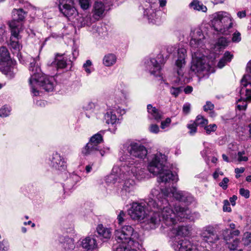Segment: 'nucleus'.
Masks as SVG:
<instances>
[{
  "mask_svg": "<svg viewBox=\"0 0 251 251\" xmlns=\"http://www.w3.org/2000/svg\"><path fill=\"white\" fill-rule=\"evenodd\" d=\"M189 204L194 201V198L188 192L177 190L176 187L162 189L161 192L152 189L148 201L133 202L128 210V214L134 220H145L150 229H154L162 221L167 225L175 222V214L170 207L168 198Z\"/></svg>",
  "mask_w": 251,
  "mask_h": 251,
  "instance_id": "nucleus-1",
  "label": "nucleus"
},
{
  "mask_svg": "<svg viewBox=\"0 0 251 251\" xmlns=\"http://www.w3.org/2000/svg\"><path fill=\"white\" fill-rule=\"evenodd\" d=\"M190 42L192 61L191 70L195 73H211L214 72L213 60L207 61L208 57L201 53L204 48L205 37L200 28H195L191 33Z\"/></svg>",
  "mask_w": 251,
  "mask_h": 251,
  "instance_id": "nucleus-2",
  "label": "nucleus"
},
{
  "mask_svg": "<svg viewBox=\"0 0 251 251\" xmlns=\"http://www.w3.org/2000/svg\"><path fill=\"white\" fill-rule=\"evenodd\" d=\"M121 161L125 162L122 166L120 171V178L124 180V183L121 190L122 196H129L132 195L136 189L135 181L131 178L134 176L138 180L150 177L148 172L145 169H139L141 162L138 160H132L131 158H126L122 157L120 158Z\"/></svg>",
  "mask_w": 251,
  "mask_h": 251,
  "instance_id": "nucleus-3",
  "label": "nucleus"
},
{
  "mask_svg": "<svg viewBox=\"0 0 251 251\" xmlns=\"http://www.w3.org/2000/svg\"><path fill=\"white\" fill-rule=\"evenodd\" d=\"M39 56L36 58H33L29 66L30 77L29 83L31 88V92L33 96L40 95L39 88L42 87L45 91L50 92L53 90L54 84V78L49 77L41 72L40 68L36 64V60Z\"/></svg>",
  "mask_w": 251,
  "mask_h": 251,
  "instance_id": "nucleus-4",
  "label": "nucleus"
},
{
  "mask_svg": "<svg viewBox=\"0 0 251 251\" xmlns=\"http://www.w3.org/2000/svg\"><path fill=\"white\" fill-rule=\"evenodd\" d=\"M167 160L165 154L157 152L153 154L148 165V171L154 175H158V182L164 184L176 182L178 180L176 174L165 169V163Z\"/></svg>",
  "mask_w": 251,
  "mask_h": 251,
  "instance_id": "nucleus-5",
  "label": "nucleus"
},
{
  "mask_svg": "<svg viewBox=\"0 0 251 251\" xmlns=\"http://www.w3.org/2000/svg\"><path fill=\"white\" fill-rule=\"evenodd\" d=\"M175 211L173 210V212L175 214V222L172 225H167L164 222L163 223L169 228L166 231L170 230L172 233L175 234V235H188L193 234V228L192 226H179L176 228H174V226L176 223L177 221L181 220L183 219L190 218V210L187 207H183L180 205H176L175 207Z\"/></svg>",
  "mask_w": 251,
  "mask_h": 251,
  "instance_id": "nucleus-6",
  "label": "nucleus"
},
{
  "mask_svg": "<svg viewBox=\"0 0 251 251\" xmlns=\"http://www.w3.org/2000/svg\"><path fill=\"white\" fill-rule=\"evenodd\" d=\"M211 18V25L215 31L225 35L230 33L233 23L229 14L220 11L213 14Z\"/></svg>",
  "mask_w": 251,
  "mask_h": 251,
  "instance_id": "nucleus-7",
  "label": "nucleus"
},
{
  "mask_svg": "<svg viewBox=\"0 0 251 251\" xmlns=\"http://www.w3.org/2000/svg\"><path fill=\"white\" fill-rule=\"evenodd\" d=\"M103 142V138L100 133H96L89 139V142L82 149L81 153L85 156L95 155L103 156L109 152V148H102L100 144Z\"/></svg>",
  "mask_w": 251,
  "mask_h": 251,
  "instance_id": "nucleus-8",
  "label": "nucleus"
},
{
  "mask_svg": "<svg viewBox=\"0 0 251 251\" xmlns=\"http://www.w3.org/2000/svg\"><path fill=\"white\" fill-rule=\"evenodd\" d=\"M141 236H115L119 244L114 251H137L142 249L143 240Z\"/></svg>",
  "mask_w": 251,
  "mask_h": 251,
  "instance_id": "nucleus-9",
  "label": "nucleus"
},
{
  "mask_svg": "<svg viewBox=\"0 0 251 251\" xmlns=\"http://www.w3.org/2000/svg\"><path fill=\"white\" fill-rule=\"evenodd\" d=\"M189 236H171L169 243L176 251H204L201 246L191 244L186 237Z\"/></svg>",
  "mask_w": 251,
  "mask_h": 251,
  "instance_id": "nucleus-10",
  "label": "nucleus"
},
{
  "mask_svg": "<svg viewBox=\"0 0 251 251\" xmlns=\"http://www.w3.org/2000/svg\"><path fill=\"white\" fill-rule=\"evenodd\" d=\"M123 149L125 151H127L130 154V156L123 155L120 157V159L122 157H124L126 158V160H128V158H131L132 160H138L141 162L139 169H142L141 168L143 164L142 161L140 160L132 158L131 156L140 159L145 158L147 155L148 151L145 146L140 144L132 142L130 143L125 144L123 146Z\"/></svg>",
  "mask_w": 251,
  "mask_h": 251,
  "instance_id": "nucleus-11",
  "label": "nucleus"
},
{
  "mask_svg": "<svg viewBox=\"0 0 251 251\" xmlns=\"http://www.w3.org/2000/svg\"><path fill=\"white\" fill-rule=\"evenodd\" d=\"M143 4L144 15L147 16L149 22L153 24L160 25L162 22L160 17L161 12L159 10L156 11L157 4L147 0L143 1Z\"/></svg>",
  "mask_w": 251,
  "mask_h": 251,
  "instance_id": "nucleus-12",
  "label": "nucleus"
},
{
  "mask_svg": "<svg viewBox=\"0 0 251 251\" xmlns=\"http://www.w3.org/2000/svg\"><path fill=\"white\" fill-rule=\"evenodd\" d=\"M177 58L176 61V66L177 68V74L179 77L183 75V69L186 65V50L185 49L181 48L177 49ZM180 78H176V80L172 81L173 86H181L182 83L180 82Z\"/></svg>",
  "mask_w": 251,
  "mask_h": 251,
  "instance_id": "nucleus-13",
  "label": "nucleus"
},
{
  "mask_svg": "<svg viewBox=\"0 0 251 251\" xmlns=\"http://www.w3.org/2000/svg\"><path fill=\"white\" fill-rule=\"evenodd\" d=\"M12 61L10 59L7 49L5 47L0 48V71L4 74L8 75L14 72V68L11 66Z\"/></svg>",
  "mask_w": 251,
  "mask_h": 251,
  "instance_id": "nucleus-14",
  "label": "nucleus"
},
{
  "mask_svg": "<svg viewBox=\"0 0 251 251\" xmlns=\"http://www.w3.org/2000/svg\"><path fill=\"white\" fill-rule=\"evenodd\" d=\"M58 7L60 12L68 18L73 19L78 16L74 0H59Z\"/></svg>",
  "mask_w": 251,
  "mask_h": 251,
  "instance_id": "nucleus-15",
  "label": "nucleus"
},
{
  "mask_svg": "<svg viewBox=\"0 0 251 251\" xmlns=\"http://www.w3.org/2000/svg\"><path fill=\"white\" fill-rule=\"evenodd\" d=\"M247 73L241 80L242 88L240 94L243 100L251 101V74L248 72Z\"/></svg>",
  "mask_w": 251,
  "mask_h": 251,
  "instance_id": "nucleus-16",
  "label": "nucleus"
},
{
  "mask_svg": "<svg viewBox=\"0 0 251 251\" xmlns=\"http://www.w3.org/2000/svg\"><path fill=\"white\" fill-rule=\"evenodd\" d=\"M111 4V0H97L93 9L94 18L98 20L103 17L104 12L109 9Z\"/></svg>",
  "mask_w": 251,
  "mask_h": 251,
  "instance_id": "nucleus-17",
  "label": "nucleus"
},
{
  "mask_svg": "<svg viewBox=\"0 0 251 251\" xmlns=\"http://www.w3.org/2000/svg\"><path fill=\"white\" fill-rule=\"evenodd\" d=\"M156 58H151L148 61L147 64V69L150 73L154 75H159L161 69V64L163 63V58L161 55H159Z\"/></svg>",
  "mask_w": 251,
  "mask_h": 251,
  "instance_id": "nucleus-18",
  "label": "nucleus"
},
{
  "mask_svg": "<svg viewBox=\"0 0 251 251\" xmlns=\"http://www.w3.org/2000/svg\"><path fill=\"white\" fill-rule=\"evenodd\" d=\"M105 123L108 125H111L113 127L109 128V130L114 133L117 129V126L120 124V119L116 115L114 109H109L104 115Z\"/></svg>",
  "mask_w": 251,
  "mask_h": 251,
  "instance_id": "nucleus-19",
  "label": "nucleus"
},
{
  "mask_svg": "<svg viewBox=\"0 0 251 251\" xmlns=\"http://www.w3.org/2000/svg\"><path fill=\"white\" fill-rule=\"evenodd\" d=\"M50 166L58 170H65L66 168V162L64 158L58 153L52 154L50 158Z\"/></svg>",
  "mask_w": 251,
  "mask_h": 251,
  "instance_id": "nucleus-20",
  "label": "nucleus"
},
{
  "mask_svg": "<svg viewBox=\"0 0 251 251\" xmlns=\"http://www.w3.org/2000/svg\"><path fill=\"white\" fill-rule=\"evenodd\" d=\"M80 180V177L75 174L70 175L63 184L64 193L69 194L74 188L76 183Z\"/></svg>",
  "mask_w": 251,
  "mask_h": 251,
  "instance_id": "nucleus-21",
  "label": "nucleus"
},
{
  "mask_svg": "<svg viewBox=\"0 0 251 251\" xmlns=\"http://www.w3.org/2000/svg\"><path fill=\"white\" fill-rule=\"evenodd\" d=\"M82 248L86 251H97L98 244L93 236H86L81 241Z\"/></svg>",
  "mask_w": 251,
  "mask_h": 251,
  "instance_id": "nucleus-22",
  "label": "nucleus"
},
{
  "mask_svg": "<svg viewBox=\"0 0 251 251\" xmlns=\"http://www.w3.org/2000/svg\"><path fill=\"white\" fill-rule=\"evenodd\" d=\"M8 25L11 32L10 38L21 39L20 33L23 30V24L18 22L9 21Z\"/></svg>",
  "mask_w": 251,
  "mask_h": 251,
  "instance_id": "nucleus-23",
  "label": "nucleus"
},
{
  "mask_svg": "<svg viewBox=\"0 0 251 251\" xmlns=\"http://www.w3.org/2000/svg\"><path fill=\"white\" fill-rule=\"evenodd\" d=\"M114 96L116 104L125 105L127 100L129 99L128 92L124 90H115L114 93Z\"/></svg>",
  "mask_w": 251,
  "mask_h": 251,
  "instance_id": "nucleus-24",
  "label": "nucleus"
},
{
  "mask_svg": "<svg viewBox=\"0 0 251 251\" xmlns=\"http://www.w3.org/2000/svg\"><path fill=\"white\" fill-rule=\"evenodd\" d=\"M120 169L117 167H113L112 173L108 176L106 178L107 183L115 184L117 182L119 183L120 182V180H122L120 178V174H122V171H120Z\"/></svg>",
  "mask_w": 251,
  "mask_h": 251,
  "instance_id": "nucleus-25",
  "label": "nucleus"
},
{
  "mask_svg": "<svg viewBox=\"0 0 251 251\" xmlns=\"http://www.w3.org/2000/svg\"><path fill=\"white\" fill-rule=\"evenodd\" d=\"M147 111L148 118L150 119L154 120L158 122L163 116V113L155 107H153L151 104H148L147 105Z\"/></svg>",
  "mask_w": 251,
  "mask_h": 251,
  "instance_id": "nucleus-26",
  "label": "nucleus"
},
{
  "mask_svg": "<svg viewBox=\"0 0 251 251\" xmlns=\"http://www.w3.org/2000/svg\"><path fill=\"white\" fill-rule=\"evenodd\" d=\"M59 241L62 247L66 251H73L75 248L74 240L70 236H60Z\"/></svg>",
  "mask_w": 251,
  "mask_h": 251,
  "instance_id": "nucleus-27",
  "label": "nucleus"
},
{
  "mask_svg": "<svg viewBox=\"0 0 251 251\" xmlns=\"http://www.w3.org/2000/svg\"><path fill=\"white\" fill-rule=\"evenodd\" d=\"M224 239L227 247L230 251L236 250L240 243L237 236H224Z\"/></svg>",
  "mask_w": 251,
  "mask_h": 251,
  "instance_id": "nucleus-28",
  "label": "nucleus"
},
{
  "mask_svg": "<svg viewBox=\"0 0 251 251\" xmlns=\"http://www.w3.org/2000/svg\"><path fill=\"white\" fill-rule=\"evenodd\" d=\"M13 19L11 21H15L20 22L23 21L26 15V12H25L23 9H14L12 11Z\"/></svg>",
  "mask_w": 251,
  "mask_h": 251,
  "instance_id": "nucleus-29",
  "label": "nucleus"
},
{
  "mask_svg": "<svg viewBox=\"0 0 251 251\" xmlns=\"http://www.w3.org/2000/svg\"><path fill=\"white\" fill-rule=\"evenodd\" d=\"M117 61V57L114 53H107L102 59V64L106 67L113 66Z\"/></svg>",
  "mask_w": 251,
  "mask_h": 251,
  "instance_id": "nucleus-30",
  "label": "nucleus"
},
{
  "mask_svg": "<svg viewBox=\"0 0 251 251\" xmlns=\"http://www.w3.org/2000/svg\"><path fill=\"white\" fill-rule=\"evenodd\" d=\"M76 21L77 25L79 27L89 26L92 23L90 15H86L84 17L78 16V18L76 19Z\"/></svg>",
  "mask_w": 251,
  "mask_h": 251,
  "instance_id": "nucleus-31",
  "label": "nucleus"
},
{
  "mask_svg": "<svg viewBox=\"0 0 251 251\" xmlns=\"http://www.w3.org/2000/svg\"><path fill=\"white\" fill-rule=\"evenodd\" d=\"M232 57L233 55L232 54L228 51H226L224 53L223 57L219 61L217 65L218 67L219 68H222L227 63L231 60Z\"/></svg>",
  "mask_w": 251,
  "mask_h": 251,
  "instance_id": "nucleus-32",
  "label": "nucleus"
},
{
  "mask_svg": "<svg viewBox=\"0 0 251 251\" xmlns=\"http://www.w3.org/2000/svg\"><path fill=\"white\" fill-rule=\"evenodd\" d=\"M96 230L99 235H109L112 233V229L104 226L102 224L98 225Z\"/></svg>",
  "mask_w": 251,
  "mask_h": 251,
  "instance_id": "nucleus-33",
  "label": "nucleus"
},
{
  "mask_svg": "<svg viewBox=\"0 0 251 251\" xmlns=\"http://www.w3.org/2000/svg\"><path fill=\"white\" fill-rule=\"evenodd\" d=\"M93 33H97L101 37H104L107 34V27L105 25H93Z\"/></svg>",
  "mask_w": 251,
  "mask_h": 251,
  "instance_id": "nucleus-34",
  "label": "nucleus"
},
{
  "mask_svg": "<svg viewBox=\"0 0 251 251\" xmlns=\"http://www.w3.org/2000/svg\"><path fill=\"white\" fill-rule=\"evenodd\" d=\"M20 39L10 38L9 46L13 51L18 52L22 48V46L19 43Z\"/></svg>",
  "mask_w": 251,
  "mask_h": 251,
  "instance_id": "nucleus-35",
  "label": "nucleus"
},
{
  "mask_svg": "<svg viewBox=\"0 0 251 251\" xmlns=\"http://www.w3.org/2000/svg\"><path fill=\"white\" fill-rule=\"evenodd\" d=\"M190 6L194 10L198 11H201L202 12H206L207 8L205 6L197 0H194L190 4Z\"/></svg>",
  "mask_w": 251,
  "mask_h": 251,
  "instance_id": "nucleus-36",
  "label": "nucleus"
},
{
  "mask_svg": "<svg viewBox=\"0 0 251 251\" xmlns=\"http://www.w3.org/2000/svg\"><path fill=\"white\" fill-rule=\"evenodd\" d=\"M52 63L61 69L65 68L67 65L66 60L61 55L57 56Z\"/></svg>",
  "mask_w": 251,
  "mask_h": 251,
  "instance_id": "nucleus-37",
  "label": "nucleus"
},
{
  "mask_svg": "<svg viewBox=\"0 0 251 251\" xmlns=\"http://www.w3.org/2000/svg\"><path fill=\"white\" fill-rule=\"evenodd\" d=\"M228 45V41L225 37H221L219 38L215 47V50L222 49L225 48Z\"/></svg>",
  "mask_w": 251,
  "mask_h": 251,
  "instance_id": "nucleus-38",
  "label": "nucleus"
},
{
  "mask_svg": "<svg viewBox=\"0 0 251 251\" xmlns=\"http://www.w3.org/2000/svg\"><path fill=\"white\" fill-rule=\"evenodd\" d=\"M198 126L204 127L208 123V120L201 115H199L194 121Z\"/></svg>",
  "mask_w": 251,
  "mask_h": 251,
  "instance_id": "nucleus-39",
  "label": "nucleus"
},
{
  "mask_svg": "<svg viewBox=\"0 0 251 251\" xmlns=\"http://www.w3.org/2000/svg\"><path fill=\"white\" fill-rule=\"evenodd\" d=\"M214 108V105L211 102L207 101L206 104L203 106V110L206 112H209L211 114V116L213 117L215 115L213 109Z\"/></svg>",
  "mask_w": 251,
  "mask_h": 251,
  "instance_id": "nucleus-40",
  "label": "nucleus"
},
{
  "mask_svg": "<svg viewBox=\"0 0 251 251\" xmlns=\"http://www.w3.org/2000/svg\"><path fill=\"white\" fill-rule=\"evenodd\" d=\"M11 108L7 105H4L0 109V117L4 118L8 116L11 112Z\"/></svg>",
  "mask_w": 251,
  "mask_h": 251,
  "instance_id": "nucleus-41",
  "label": "nucleus"
},
{
  "mask_svg": "<svg viewBox=\"0 0 251 251\" xmlns=\"http://www.w3.org/2000/svg\"><path fill=\"white\" fill-rule=\"evenodd\" d=\"M182 91L181 86H172L170 88V92L171 95L175 97H177Z\"/></svg>",
  "mask_w": 251,
  "mask_h": 251,
  "instance_id": "nucleus-42",
  "label": "nucleus"
},
{
  "mask_svg": "<svg viewBox=\"0 0 251 251\" xmlns=\"http://www.w3.org/2000/svg\"><path fill=\"white\" fill-rule=\"evenodd\" d=\"M134 229L131 226H126L122 228L123 235H133Z\"/></svg>",
  "mask_w": 251,
  "mask_h": 251,
  "instance_id": "nucleus-43",
  "label": "nucleus"
},
{
  "mask_svg": "<svg viewBox=\"0 0 251 251\" xmlns=\"http://www.w3.org/2000/svg\"><path fill=\"white\" fill-rule=\"evenodd\" d=\"M187 128L189 129V133L191 135L195 134L197 130V125L194 121H191L190 123L187 125Z\"/></svg>",
  "mask_w": 251,
  "mask_h": 251,
  "instance_id": "nucleus-44",
  "label": "nucleus"
},
{
  "mask_svg": "<svg viewBox=\"0 0 251 251\" xmlns=\"http://www.w3.org/2000/svg\"><path fill=\"white\" fill-rule=\"evenodd\" d=\"M79 5L83 10L88 9L91 6L90 0H79Z\"/></svg>",
  "mask_w": 251,
  "mask_h": 251,
  "instance_id": "nucleus-45",
  "label": "nucleus"
},
{
  "mask_svg": "<svg viewBox=\"0 0 251 251\" xmlns=\"http://www.w3.org/2000/svg\"><path fill=\"white\" fill-rule=\"evenodd\" d=\"M217 128V126L216 124H211L209 125H206L204 127V129H205L206 133L207 134H210L211 132H214L216 130Z\"/></svg>",
  "mask_w": 251,
  "mask_h": 251,
  "instance_id": "nucleus-46",
  "label": "nucleus"
},
{
  "mask_svg": "<svg viewBox=\"0 0 251 251\" xmlns=\"http://www.w3.org/2000/svg\"><path fill=\"white\" fill-rule=\"evenodd\" d=\"M237 106L239 110H242L246 109L247 104L246 100H243L241 98L237 101Z\"/></svg>",
  "mask_w": 251,
  "mask_h": 251,
  "instance_id": "nucleus-47",
  "label": "nucleus"
},
{
  "mask_svg": "<svg viewBox=\"0 0 251 251\" xmlns=\"http://www.w3.org/2000/svg\"><path fill=\"white\" fill-rule=\"evenodd\" d=\"M92 65V62L90 60H87L83 65V67L85 71L88 74H90L91 73L90 68Z\"/></svg>",
  "mask_w": 251,
  "mask_h": 251,
  "instance_id": "nucleus-48",
  "label": "nucleus"
},
{
  "mask_svg": "<svg viewBox=\"0 0 251 251\" xmlns=\"http://www.w3.org/2000/svg\"><path fill=\"white\" fill-rule=\"evenodd\" d=\"M95 107V103L90 101L85 103L83 106V109L85 111H92Z\"/></svg>",
  "mask_w": 251,
  "mask_h": 251,
  "instance_id": "nucleus-49",
  "label": "nucleus"
},
{
  "mask_svg": "<svg viewBox=\"0 0 251 251\" xmlns=\"http://www.w3.org/2000/svg\"><path fill=\"white\" fill-rule=\"evenodd\" d=\"M9 249V245L7 241L3 240L0 244V251H7Z\"/></svg>",
  "mask_w": 251,
  "mask_h": 251,
  "instance_id": "nucleus-50",
  "label": "nucleus"
},
{
  "mask_svg": "<svg viewBox=\"0 0 251 251\" xmlns=\"http://www.w3.org/2000/svg\"><path fill=\"white\" fill-rule=\"evenodd\" d=\"M241 40V34L239 32L235 31L232 35V41L233 42L238 43Z\"/></svg>",
  "mask_w": 251,
  "mask_h": 251,
  "instance_id": "nucleus-51",
  "label": "nucleus"
},
{
  "mask_svg": "<svg viewBox=\"0 0 251 251\" xmlns=\"http://www.w3.org/2000/svg\"><path fill=\"white\" fill-rule=\"evenodd\" d=\"M203 233L204 234H214V228L212 226H207L206 227H204L203 229Z\"/></svg>",
  "mask_w": 251,
  "mask_h": 251,
  "instance_id": "nucleus-52",
  "label": "nucleus"
},
{
  "mask_svg": "<svg viewBox=\"0 0 251 251\" xmlns=\"http://www.w3.org/2000/svg\"><path fill=\"white\" fill-rule=\"evenodd\" d=\"M149 130L151 133L157 134L159 132L160 129L157 125L152 124L149 126Z\"/></svg>",
  "mask_w": 251,
  "mask_h": 251,
  "instance_id": "nucleus-53",
  "label": "nucleus"
},
{
  "mask_svg": "<svg viewBox=\"0 0 251 251\" xmlns=\"http://www.w3.org/2000/svg\"><path fill=\"white\" fill-rule=\"evenodd\" d=\"M245 151H239L238 152V160L239 162L241 161H247L248 160V157L246 156H244L245 155Z\"/></svg>",
  "mask_w": 251,
  "mask_h": 251,
  "instance_id": "nucleus-54",
  "label": "nucleus"
},
{
  "mask_svg": "<svg viewBox=\"0 0 251 251\" xmlns=\"http://www.w3.org/2000/svg\"><path fill=\"white\" fill-rule=\"evenodd\" d=\"M223 211L225 212H230L231 209L230 207V203L228 200H226L224 201Z\"/></svg>",
  "mask_w": 251,
  "mask_h": 251,
  "instance_id": "nucleus-55",
  "label": "nucleus"
},
{
  "mask_svg": "<svg viewBox=\"0 0 251 251\" xmlns=\"http://www.w3.org/2000/svg\"><path fill=\"white\" fill-rule=\"evenodd\" d=\"M191 109V104L189 103H185L182 108L183 113L187 115L189 113Z\"/></svg>",
  "mask_w": 251,
  "mask_h": 251,
  "instance_id": "nucleus-56",
  "label": "nucleus"
},
{
  "mask_svg": "<svg viewBox=\"0 0 251 251\" xmlns=\"http://www.w3.org/2000/svg\"><path fill=\"white\" fill-rule=\"evenodd\" d=\"M171 122V120L169 118H167L165 121H162L161 123V128L162 129H165L168 127Z\"/></svg>",
  "mask_w": 251,
  "mask_h": 251,
  "instance_id": "nucleus-57",
  "label": "nucleus"
},
{
  "mask_svg": "<svg viewBox=\"0 0 251 251\" xmlns=\"http://www.w3.org/2000/svg\"><path fill=\"white\" fill-rule=\"evenodd\" d=\"M229 181V179L227 177H224L222 181L219 183L220 186H221L224 190H226L227 188V184Z\"/></svg>",
  "mask_w": 251,
  "mask_h": 251,
  "instance_id": "nucleus-58",
  "label": "nucleus"
},
{
  "mask_svg": "<svg viewBox=\"0 0 251 251\" xmlns=\"http://www.w3.org/2000/svg\"><path fill=\"white\" fill-rule=\"evenodd\" d=\"M240 194L245 198H249L250 197V192L248 190L244 188H241L239 190Z\"/></svg>",
  "mask_w": 251,
  "mask_h": 251,
  "instance_id": "nucleus-59",
  "label": "nucleus"
},
{
  "mask_svg": "<svg viewBox=\"0 0 251 251\" xmlns=\"http://www.w3.org/2000/svg\"><path fill=\"white\" fill-rule=\"evenodd\" d=\"M125 213L123 211H121L120 213L118 214L117 219L119 224H121L124 221V217H125Z\"/></svg>",
  "mask_w": 251,
  "mask_h": 251,
  "instance_id": "nucleus-60",
  "label": "nucleus"
},
{
  "mask_svg": "<svg viewBox=\"0 0 251 251\" xmlns=\"http://www.w3.org/2000/svg\"><path fill=\"white\" fill-rule=\"evenodd\" d=\"M6 32V27L4 25H0V41L2 40Z\"/></svg>",
  "mask_w": 251,
  "mask_h": 251,
  "instance_id": "nucleus-61",
  "label": "nucleus"
},
{
  "mask_svg": "<svg viewBox=\"0 0 251 251\" xmlns=\"http://www.w3.org/2000/svg\"><path fill=\"white\" fill-rule=\"evenodd\" d=\"M242 241L244 246L251 245V236H245L243 238Z\"/></svg>",
  "mask_w": 251,
  "mask_h": 251,
  "instance_id": "nucleus-62",
  "label": "nucleus"
},
{
  "mask_svg": "<svg viewBox=\"0 0 251 251\" xmlns=\"http://www.w3.org/2000/svg\"><path fill=\"white\" fill-rule=\"evenodd\" d=\"M219 175L223 176L224 175V173L222 172L219 171V170H217L213 174V176L215 179H217L219 177Z\"/></svg>",
  "mask_w": 251,
  "mask_h": 251,
  "instance_id": "nucleus-63",
  "label": "nucleus"
},
{
  "mask_svg": "<svg viewBox=\"0 0 251 251\" xmlns=\"http://www.w3.org/2000/svg\"><path fill=\"white\" fill-rule=\"evenodd\" d=\"M193 91V87L191 86H187L184 89V91L185 94H190Z\"/></svg>",
  "mask_w": 251,
  "mask_h": 251,
  "instance_id": "nucleus-64",
  "label": "nucleus"
}]
</instances>
